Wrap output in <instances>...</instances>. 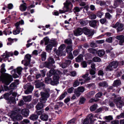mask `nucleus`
I'll return each mask as SVG.
<instances>
[{"mask_svg":"<svg viewBox=\"0 0 124 124\" xmlns=\"http://www.w3.org/2000/svg\"><path fill=\"white\" fill-rule=\"evenodd\" d=\"M65 45L64 44L61 45L59 47V50L61 51L62 52V51L65 48Z\"/></svg>","mask_w":124,"mask_h":124,"instance_id":"obj_39","label":"nucleus"},{"mask_svg":"<svg viewBox=\"0 0 124 124\" xmlns=\"http://www.w3.org/2000/svg\"><path fill=\"white\" fill-rule=\"evenodd\" d=\"M113 68L110 65V63H109V65L107 66V67L105 68V70L106 71H111L113 70Z\"/></svg>","mask_w":124,"mask_h":124,"instance_id":"obj_29","label":"nucleus"},{"mask_svg":"<svg viewBox=\"0 0 124 124\" xmlns=\"http://www.w3.org/2000/svg\"><path fill=\"white\" fill-rule=\"evenodd\" d=\"M116 38L119 40V44L122 45L124 44V36L123 35H118L116 36Z\"/></svg>","mask_w":124,"mask_h":124,"instance_id":"obj_8","label":"nucleus"},{"mask_svg":"<svg viewBox=\"0 0 124 124\" xmlns=\"http://www.w3.org/2000/svg\"><path fill=\"white\" fill-rule=\"evenodd\" d=\"M14 118L18 120H20L22 119L23 117L21 115L19 114L17 115Z\"/></svg>","mask_w":124,"mask_h":124,"instance_id":"obj_43","label":"nucleus"},{"mask_svg":"<svg viewBox=\"0 0 124 124\" xmlns=\"http://www.w3.org/2000/svg\"><path fill=\"white\" fill-rule=\"evenodd\" d=\"M13 78H16L18 77V76L15 73V70L14 69L12 70L11 72Z\"/></svg>","mask_w":124,"mask_h":124,"instance_id":"obj_40","label":"nucleus"},{"mask_svg":"<svg viewBox=\"0 0 124 124\" xmlns=\"http://www.w3.org/2000/svg\"><path fill=\"white\" fill-rule=\"evenodd\" d=\"M109 63L114 69L116 68L117 67L119 63L117 61H115L110 62Z\"/></svg>","mask_w":124,"mask_h":124,"instance_id":"obj_15","label":"nucleus"},{"mask_svg":"<svg viewBox=\"0 0 124 124\" xmlns=\"http://www.w3.org/2000/svg\"><path fill=\"white\" fill-rule=\"evenodd\" d=\"M24 87L25 89L27 88V90L25 92V93L26 94H28L31 92L33 89V87L29 83L25 85Z\"/></svg>","mask_w":124,"mask_h":124,"instance_id":"obj_5","label":"nucleus"},{"mask_svg":"<svg viewBox=\"0 0 124 124\" xmlns=\"http://www.w3.org/2000/svg\"><path fill=\"white\" fill-rule=\"evenodd\" d=\"M52 46L50 44L47 45L46 47V50L47 51L51 50L52 48Z\"/></svg>","mask_w":124,"mask_h":124,"instance_id":"obj_48","label":"nucleus"},{"mask_svg":"<svg viewBox=\"0 0 124 124\" xmlns=\"http://www.w3.org/2000/svg\"><path fill=\"white\" fill-rule=\"evenodd\" d=\"M44 40L45 42V44L46 45L48 43L49 41V39L47 37H46L44 39Z\"/></svg>","mask_w":124,"mask_h":124,"instance_id":"obj_63","label":"nucleus"},{"mask_svg":"<svg viewBox=\"0 0 124 124\" xmlns=\"http://www.w3.org/2000/svg\"><path fill=\"white\" fill-rule=\"evenodd\" d=\"M83 33L82 29L80 28H79L74 31V35L78 36L81 35Z\"/></svg>","mask_w":124,"mask_h":124,"instance_id":"obj_11","label":"nucleus"},{"mask_svg":"<svg viewBox=\"0 0 124 124\" xmlns=\"http://www.w3.org/2000/svg\"><path fill=\"white\" fill-rule=\"evenodd\" d=\"M75 122V119H73L68 122L67 124H74Z\"/></svg>","mask_w":124,"mask_h":124,"instance_id":"obj_64","label":"nucleus"},{"mask_svg":"<svg viewBox=\"0 0 124 124\" xmlns=\"http://www.w3.org/2000/svg\"><path fill=\"white\" fill-rule=\"evenodd\" d=\"M29 110L27 109H22L21 111V114L24 116L27 117L29 115Z\"/></svg>","mask_w":124,"mask_h":124,"instance_id":"obj_12","label":"nucleus"},{"mask_svg":"<svg viewBox=\"0 0 124 124\" xmlns=\"http://www.w3.org/2000/svg\"><path fill=\"white\" fill-rule=\"evenodd\" d=\"M50 44L54 47H56L58 44L57 41L55 40H51L49 42Z\"/></svg>","mask_w":124,"mask_h":124,"instance_id":"obj_21","label":"nucleus"},{"mask_svg":"<svg viewBox=\"0 0 124 124\" xmlns=\"http://www.w3.org/2000/svg\"><path fill=\"white\" fill-rule=\"evenodd\" d=\"M36 87L39 88L42 87L43 88H44L45 87V85L43 82L39 83H37L35 84Z\"/></svg>","mask_w":124,"mask_h":124,"instance_id":"obj_25","label":"nucleus"},{"mask_svg":"<svg viewBox=\"0 0 124 124\" xmlns=\"http://www.w3.org/2000/svg\"><path fill=\"white\" fill-rule=\"evenodd\" d=\"M27 8L26 6L23 4H22L20 7V10L23 11H25Z\"/></svg>","mask_w":124,"mask_h":124,"instance_id":"obj_33","label":"nucleus"},{"mask_svg":"<svg viewBox=\"0 0 124 124\" xmlns=\"http://www.w3.org/2000/svg\"><path fill=\"white\" fill-rule=\"evenodd\" d=\"M23 69L20 67H18L17 68V72L19 75H20L21 74L22 70Z\"/></svg>","mask_w":124,"mask_h":124,"instance_id":"obj_36","label":"nucleus"},{"mask_svg":"<svg viewBox=\"0 0 124 124\" xmlns=\"http://www.w3.org/2000/svg\"><path fill=\"white\" fill-rule=\"evenodd\" d=\"M85 99L84 98H82L80 99L79 102V104H83L85 102Z\"/></svg>","mask_w":124,"mask_h":124,"instance_id":"obj_56","label":"nucleus"},{"mask_svg":"<svg viewBox=\"0 0 124 124\" xmlns=\"http://www.w3.org/2000/svg\"><path fill=\"white\" fill-rule=\"evenodd\" d=\"M117 118L118 119H119L121 118H124V112L121 113L120 115L117 116Z\"/></svg>","mask_w":124,"mask_h":124,"instance_id":"obj_59","label":"nucleus"},{"mask_svg":"<svg viewBox=\"0 0 124 124\" xmlns=\"http://www.w3.org/2000/svg\"><path fill=\"white\" fill-rule=\"evenodd\" d=\"M67 93L66 92H64L60 97L59 99L60 100H62L63 99L67 94Z\"/></svg>","mask_w":124,"mask_h":124,"instance_id":"obj_52","label":"nucleus"},{"mask_svg":"<svg viewBox=\"0 0 124 124\" xmlns=\"http://www.w3.org/2000/svg\"><path fill=\"white\" fill-rule=\"evenodd\" d=\"M99 85L100 86L107 87L108 86L107 83L105 81L99 83Z\"/></svg>","mask_w":124,"mask_h":124,"instance_id":"obj_31","label":"nucleus"},{"mask_svg":"<svg viewBox=\"0 0 124 124\" xmlns=\"http://www.w3.org/2000/svg\"><path fill=\"white\" fill-rule=\"evenodd\" d=\"M83 32L85 34L88 35L90 34L91 32L90 30L87 28L84 27L82 29Z\"/></svg>","mask_w":124,"mask_h":124,"instance_id":"obj_19","label":"nucleus"},{"mask_svg":"<svg viewBox=\"0 0 124 124\" xmlns=\"http://www.w3.org/2000/svg\"><path fill=\"white\" fill-rule=\"evenodd\" d=\"M98 55L100 57L103 56L105 53L104 50H99L97 52Z\"/></svg>","mask_w":124,"mask_h":124,"instance_id":"obj_24","label":"nucleus"},{"mask_svg":"<svg viewBox=\"0 0 124 124\" xmlns=\"http://www.w3.org/2000/svg\"><path fill=\"white\" fill-rule=\"evenodd\" d=\"M107 20L106 18L101 19L100 20V23L102 24H104L106 22Z\"/></svg>","mask_w":124,"mask_h":124,"instance_id":"obj_57","label":"nucleus"},{"mask_svg":"<svg viewBox=\"0 0 124 124\" xmlns=\"http://www.w3.org/2000/svg\"><path fill=\"white\" fill-rule=\"evenodd\" d=\"M16 87V86L15 82L12 83L10 85V88L11 89H14Z\"/></svg>","mask_w":124,"mask_h":124,"instance_id":"obj_38","label":"nucleus"},{"mask_svg":"<svg viewBox=\"0 0 124 124\" xmlns=\"http://www.w3.org/2000/svg\"><path fill=\"white\" fill-rule=\"evenodd\" d=\"M83 56L82 54H79L76 58V61L77 62H80L83 60Z\"/></svg>","mask_w":124,"mask_h":124,"instance_id":"obj_17","label":"nucleus"},{"mask_svg":"<svg viewBox=\"0 0 124 124\" xmlns=\"http://www.w3.org/2000/svg\"><path fill=\"white\" fill-rule=\"evenodd\" d=\"M71 62V61L69 60H68L66 61L64 63L60 65V66L62 68H64L66 67L68 65L70 64Z\"/></svg>","mask_w":124,"mask_h":124,"instance_id":"obj_13","label":"nucleus"},{"mask_svg":"<svg viewBox=\"0 0 124 124\" xmlns=\"http://www.w3.org/2000/svg\"><path fill=\"white\" fill-rule=\"evenodd\" d=\"M97 21L96 20H94L91 21L89 23L90 25L92 27H94L96 25V23Z\"/></svg>","mask_w":124,"mask_h":124,"instance_id":"obj_30","label":"nucleus"},{"mask_svg":"<svg viewBox=\"0 0 124 124\" xmlns=\"http://www.w3.org/2000/svg\"><path fill=\"white\" fill-rule=\"evenodd\" d=\"M73 48L71 46H67L66 49V51L68 53H70L72 50Z\"/></svg>","mask_w":124,"mask_h":124,"instance_id":"obj_28","label":"nucleus"},{"mask_svg":"<svg viewBox=\"0 0 124 124\" xmlns=\"http://www.w3.org/2000/svg\"><path fill=\"white\" fill-rule=\"evenodd\" d=\"M19 25L20 23L18 22H17L15 24L16 29L13 31V33L14 35H16L20 33L21 28L19 27Z\"/></svg>","mask_w":124,"mask_h":124,"instance_id":"obj_7","label":"nucleus"},{"mask_svg":"<svg viewBox=\"0 0 124 124\" xmlns=\"http://www.w3.org/2000/svg\"><path fill=\"white\" fill-rule=\"evenodd\" d=\"M77 90L80 92L82 93L84 91V88L82 86L79 87L78 88Z\"/></svg>","mask_w":124,"mask_h":124,"instance_id":"obj_47","label":"nucleus"},{"mask_svg":"<svg viewBox=\"0 0 124 124\" xmlns=\"http://www.w3.org/2000/svg\"><path fill=\"white\" fill-rule=\"evenodd\" d=\"M82 8H79L78 7H76L74 8L73 11L74 12L76 13L77 12H78L80 11V10H81Z\"/></svg>","mask_w":124,"mask_h":124,"instance_id":"obj_44","label":"nucleus"},{"mask_svg":"<svg viewBox=\"0 0 124 124\" xmlns=\"http://www.w3.org/2000/svg\"><path fill=\"white\" fill-rule=\"evenodd\" d=\"M41 58L43 61H45L46 59V54L45 52H43L41 54Z\"/></svg>","mask_w":124,"mask_h":124,"instance_id":"obj_42","label":"nucleus"},{"mask_svg":"<svg viewBox=\"0 0 124 124\" xmlns=\"http://www.w3.org/2000/svg\"><path fill=\"white\" fill-rule=\"evenodd\" d=\"M47 99L41 97L40 99V101L41 103H44L46 102Z\"/></svg>","mask_w":124,"mask_h":124,"instance_id":"obj_49","label":"nucleus"},{"mask_svg":"<svg viewBox=\"0 0 124 124\" xmlns=\"http://www.w3.org/2000/svg\"><path fill=\"white\" fill-rule=\"evenodd\" d=\"M105 17L106 18L110 19L112 17V16L109 13H106L105 14Z\"/></svg>","mask_w":124,"mask_h":124,"instance_id":"obj_54","label":"nucleus"},{"mask_svg":"<svg viewBox=\"0 0 124 124\" xmlns=\"http://www.w3.org/2000/svg\"><path fill=\"white\" fill-rule=\"evenodd\" d=\"M64 6L63 9V10H59L60 12V13H64L68 11L70 9L69 6L70 5L71 6L73 5L71 4V2L69 0H67L66 2L64 3Z\"/></svg>","mask_w":124,"mask_h":124,"instance_id":"obj_2","label":"nucleus"},{"mask_svg":"<svg viewBox=\"0 0 124 124\" xmlns=\"http://www.w3.org/2000/svg\"><path fill=\"white\" fill-rule=\"evenodd\" d=\"M59 78V76L57 74L55 75L53 78V80L51 82V85H54L58 84L59 83L58 81Z\"/></svg>","mask_w":124,"mask_h":124,"instance_id":"obj_6","label":"nucleus"},{"mask_svg":"<svg viewBox=\"0 0 124 124\" xmlns=\"http://www.w3.org/2000/svg\"><path fill=\"white\" fill-rule=\"evenodd\" d=\"M112 26L113 28H117V32L121 31L123 30V25L118 22L116 23L115 24L112 25Z\"/></svg>","mask_w":124,"mask_h":124,"instance_id":"obj_4","label":"nucleus"},{"mask_svg":"<svg viewBox=\"0 0 124 124\" xmlns=\"http://www.w3.org/2000/svg\"><path fill=\"white\" fill-rule=\"evenodd\" d=\"M31 55L29 54H26L25 56L24 60L25 63L24 64L25 66H27L30 63L31 60Z\"/></svg>","mask_w":124,"mask_h":124,"instance_id":"obj_10","label":"nucleus"},{"mask_svg":"<svg viewBox=\"0 0 124 124\" xmlns=\"http://www.w3.org/2000/svg\"><path fill=\"white\" fill-rule=\"evenodd\" d=\"M40 119L43 121H47L48 119V116L47 115L44 114L40 116Z\"/></svg>","mask_w":124,"mask_h":124,"instance_id":"obj_18","label":"nucleus"},{"mask_svg":"<svg viewBox=\"0 0 124 124\" xmlns=\"http://www.w3.org/2000/svg\"><path fill=\"white\" fill-rule=\"evenodd\" d=\"M5 66L4 64H2L1 66L0 72L2 74L0 77V80L6 85H8L12 81V78L10 75L6 73H3L6 71L4 68Z\"/></svg>","mask_w":124,"mask_h":124,"instance_id":"obj_1","label":"nucleus"},{"mask_svg":"<svg viewBox=\"0 0 124 124\" xmlns=\"http://www.w3.org/2000/svg\"><path fill=\"white\" fill-rule=\"evenodd\" d=\"M63 53H64L63 52L59 50L56 52V53L58 56H61L62 55H64L65 56V54L64 53L63 54Z\"/></svg>","mask_w":124,"mask_h":124,"instance_id":"obj_34","label":"nucleus"},{"mask_svg":"<svg viewBox=\"0 0 124 124\" xmlns=\"http://www.w3.org/2000/svg\"><path fill=\"white\" fill-rule=\"evenodd\" d=\"M104 118L105 120L107 121H110L112 120L113 119V118L112 116H105Z\"/></svg>","mask_w":124,"mask_h":124,"instance_id":"obj_45","label":"nucleus"},{"mask_svg":"<svg viewBox=\"0 0 124 124\" xmlns=\"http://www.w3.org/2000/svg\"><path fill=\"white\" fill-rule=\"evenodd\" d=\"M89 52L92 54H95L97 53V51L95 49L93 48H90L88 49Z\"/></svg>","mask_w":124,"mask_h":124,"instance_id":"obj_27","label":"nucleus"},{"mask_svg":"<svg viewBox=\"0 0 124 124\" xmlns=\"http://www.w3.org/2000/svg\"><path fill=\"white\" fill-rule=\"evenodd\" d=\"M95 93V92L94 91H92L88 93L87 94V96L88 97H90L91 96L94 95Z\"/></svg>","mask_w":124,"mask_h":124,"instance_id":"obj_51","label":"nucleus"},{"mask_svg":"<svg viewBox=\"0 0 124 124\" xmlns=\"http://www.w3.org/2000/svg\"><path fill=\"white\" fill-rule=\"evenodd\" d=\"M79 50H75L73 52V55L75 56H76L78 55L79 52Z\"/></svg>","mask_w":124,"mask_h":124,"instance_id":"obj_53","label":"nucleus"},{"mask_svg":"<svg viewBox=\"0 0 124 124\" xmlns=\"http://www.w3.org/2000/svg\"><path fill=\"white\" fill-rule=\"evenodd\" d=\"M96 108V105H94L91 107L90 110L92 111H93L95 110Z\"/></svg>","mask_w":124,"mask_h":124,"instance_id":"obj_55","label":"nucleus"},{"mask_svg":"<svg viewBox=\"0 0 124 124\" xmlns=\"http://www.w3.org/2000/svg\"><path fill=\"white\" fill-rule=\"evenodd\" d=\"M114 101L118 108H121L124 105V103L122 99H121L120 97H115L114 99Z\"/></svg>","mask_w":124,"mask_h":124,"instance_id":"obj_3","label":"nucleus"},{"mask_svg":"<svg viewBox=\"0 0 124 124\" xmlns=\"http://www.w3.org/2000/svg\"><path fill=\"white\" fill-rule=\"evenodd\" d=\"M55 73L58 75L61 74V72L59 70H57L55 71L53 69H51L49 71V73L47 74V76L49 77H51L52 75H54Z\"/></svg>","mask_w":124,"mask_h":124,"instance_id":"obj_9","label":"nucleus"},{"mask_svg":"<svg viewBox=\"0 0 124 124\" xmlns=\"http://www.w3.org/2000/svg\"><path fill=\"white\" fill-rule=\"evenodd\" d=\"M43 105L42 103H39L36 106V108L37 110H40L43 107Z\"/></svg>","mask_w":124,"mask_h":124,"instance_id":"obj_23","label":"nucleus"},{"mask_svg":"<svg viewBox=\"0 0 124 124\" xmlns=\"http://www.w3.org/2000/svg\"><path fill=\"white\" fill-rule=\"evenodd\" d=\"M31 95H29L27 96H24L23 99L25 102L30 101H31Z\"/></svg>","mask_w":124,"mask_h":124,"instance_id":"obj_26","label":"nucleus"},{"mask_svg":"<svg viewBox=\"0 0 124 124\" xmlns=\"http://www.w3.org/2000/svg\"><path fill=\"white\" fill-rule=\"evenodd\" d=\"M40 94L41 97H43V98H46L47 99L49 97V93L47 92H41Z\"/></svg>","mask_w":124,"mask_h":124,"instance_id":"obj_16","label":"nucleus"},{"mask_svg":"<svg viewBox=\"0 0 124 124\" xmlns=\"http://www.w3.org/2000/svg\"><path fill=\"white\" fill-rule=\"evenodd\" d=\"M48 61V62L54 63L55 62L53 58L51 57H50L49 58Z\"/></svg>","mask_w":124,"mask_h":124,"instance_id":"obj_61","label":"nucleus"},{"mask_svg":"<svg viewBox=\"0 0 124 124\" xmlns=\"http://www.w3.org/2000/svg\"><path fill=\"white\" fill-rule=\"evenodd\" d=\"M121 83V81L120 80H117L114 81L113 85L114 86H117L120 85Z\"/></svg>","mask_w":124,"mask_h":124,"instance_id":"obj_22","label":"nucleus"},{"mask_svg":"<svg viewBox=\"0 0 124 124\" xmlns=\"http://www.w3.org/2000/svg\"><path fill=\"white\" fill-rule=\"evenodd\" d=\"M16 103L15 99V98L11 97L9 100L8 103L10 104H15Z\"/></svg>","mask_w":124,"mask_h":124,"instance_id":"obj_32","label":"nucleus"},{"mask_svg":"<svg viewBox=\"0 0 124 124\" xmlns=\"http://www.w3.org/2000/svg\"><path fill=\"white\" fill-rule=\"evenodd\" d=\"M74 88L73 87H72L69 88L67 90V92L69 93H72L74 90Z\"/></svg>","mask_w":124,"mask_h":124,"instance_id":"obj_60","label":"nucleus"},{"mask_svg":"<svg viewBox=\"0 0 124 124\" xmlns=\"http://www.w3.org/2000/svg\"><path fill=\"white\" fill-rule=\"evenodd\" d=\"M53 64L47 62L46 64V66L49 69L54 68V65Z\"/></svg>","mask_w":124,"mask_h":124,"instance_id":"obj_41","label":"nucleus"},{"mask_svg":"<svg viewBox=\"0 0 124 124\" xmlns=\"http://www.w3.org/2000/svg\"><path fill=\"white\" fill-rule=\"evenodd\" d=\"M81 65L82 67L83 68H86L87 66V64L85 61L81 63Z\"/></svg>","mask_w":124,"mask_h":124,"instance_id":"obj_62","label":"nucleus"},{"mask_svg":"<svg viewBox=\"0 0 124 124\" xmlns=\"http://www.w3.org/2000/svg\"><path fill=\"white\" fill-rule=\"evenodd\" d=\"M64 42L65 43L68 44H71L72 43V40L70 39L69 38L66 39L64 41Z\"/></svg>","mask_w":124,"mask_h":124,"instance_id":"obj_37","label":"nucleus"},{"mask_svg":"<svg viewBox=\"0 0 124 124\" xmlns=\"http://www.w3.org/2000/svg\"><path fill=\"white\" fill-rule=\"evenodd\" d=\"M38 118V116L34 114H31L29 117L30 119L33 121L37 120Z\"/></svg>","mask_w":124,"mask_h":124,"instance_id":"obj_20","label":"nucleus"},{"mask_svg":"<svg viewBox=\"0 0 124 124\" xmlns=\"http://www.w3.org/2000/svg\"><path fill=\"white\" fill-rule=\"evenodd\" d=\"M45 82L46 83H49L50 82L51 83L52 81V79L50 78H45Z\"/></svg>","mask_w":124,"mask_h":124,"instance_id":"obj_50","label":"nucleus"},{"mask_svg":"<svg viewBox=\"0 0 124 124\" xmlns=\"http://www.w3.org/2000/svg\"><path fill=\"white\" fill-rule=\"evenodd\" d=\"M112 37H109L106 39V41L108 43H111L112 42Z\"/></svg>","mask_w":124,"mask_h":124,"instance_id":"obj_58","label":"nucleus"},{"mask_svg":"<svg viewBox=\"0 0 124 124\" xmlns=\"http://www.w3.org/2000/svg\"><path fill=\"white\" fill-rule=\"evenodd\" d=\"M92 60L95 62H100L101 61V59L97 56L93 57L92 59Z\"/></svg>","mask_w":124,"mask_h":124,"instance_id":"obj_35","label":"nucleus"},{"mask_svg":"<svg viewBox=\"0 0 124 124\" xmlns=\"http://www.w3.org/2000/svg\"><path fill=\"white\" fill-rule=\"evenodd\" d=\"M80 82L78 80H76L74 83L73 86L74 87H76L78 86Z\"/></svg>","mask_w":124,"mask_h":124,"instance_id":"obj_46","label":"nucleus"},{"mask_svg":"<svg viewBox=\"0 0 124 124\" xmlns=\"http://www.w3.org/2000/svg\"><path fill=\"white\" fill-rule=\"evenodd\" d=\"M13 53L10 52H8L7 51H6L5 53H4L3 54L1 55V56L2 57H3L4 56H5V58L7 59L8 58V57L10 55L12 56L13 55Z\"/></svg>","mask_w":124,"mask_h":124,"instance_id":"obj_14","label":"nucleus"}]
</instances>
